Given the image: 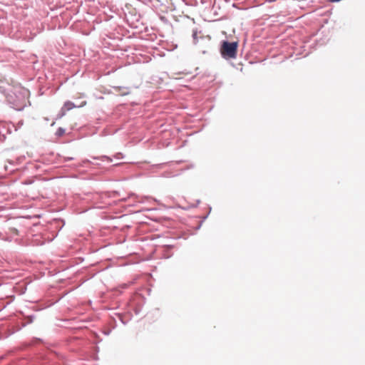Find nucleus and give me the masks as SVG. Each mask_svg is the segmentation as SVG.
<instances>
[{
  "instance_id": "nucleus-1",
  "label": "nucleus",
  "mask_w": 365,
  "mask_h": 365,
  "mask_svg": "<svg viewBox=\"0 0 365 365\" xmlns=\"http://www.w3.org/2000/svg\"><path fill=\"white\" fill-rule=\"evenodd\" d=\"M0 92L6 96V100L14 108L21 110L25 106L29 91L21 87H14L9 92L0 86Z\"/></svg>"
},
{
  "instance_id": "nucleus-2",
  "label": "nucleus",
  "mask_w": 365,
  "mask_h": 365,
  "mask_svg": "<svg viewBox=\"0 0 365 365\" xmlns=\"http://www.w3.org/2000/svg\"><path fill=\"white\" fill-rule=\"evenodd\" d=\"M237 46V42L223 41L220 49L222 56L227 58H236Z\"/></svg>"
},
{
  "instance_id": "nucleus-3",
  "label": "nucleus",
  "mask_w": 365,
  "mask_h": 365,
  "mask_svg": "<svg viewBox=\"0 0 365 365\" xmlns=\"http://www.w3.org/2000/svg\"><path fill=\"white\" fill-rule=\"evenodd\" d=\"M75 107L76 105L73 102L69 101H66L63 104V106L61 108L60 113L58 115V118H61L66 114V111L70 110Z\"/></svg>"
},
{
  "instance_id": "nucleus-4",
  "label": "nucleus",
  "mask_w": 365,
  "mask_h": 365,
  "mask_svg": "<svg viewBox=\"0 0 365 365\" xmlns=\"http://www.w3.org/2000/svg\"><path fill=\"white\" fill-rule=\"evenodd\" d=\"M93 159L101 160H107L108 161L111 162V159L109 157L106 156V155H102L101 157H93Z\"/></svg>"
},
{
  "instance_id": "nucleus-5",
  "label": "nucleus",
  "mask_w": 365,
  "mask_h": 365,
  "mask_svg": "<svg viewBox=\"0 0 365 365\" xmlns=\"http://www.w3.org/2000/svg\"><path fill=\"white\" fill-rule=\"evenodd\" d=\"M65 133V130L62 128H58L56 130V134L58 135V136H61L64 134Z\"/></svg>"
},
{
  "instance_id": "nucleus-6",
  "label": "nucleus",
  "mask_w": 365,
  "mask_h": 365,
  "mask_svg": "<svg viewBox=\"0 0 365 365\" xmlns=\"http://www.w3.org/2000/svg\"><path fill=\"white\" fill-rule=\"evenodd\" d=\"M73 158L72 157H68V158H65L64 160L65 161H68V160H72Z\"/></svg>"
},
{
  "instance_id": "nucleus-7",
  "label": "nucleus",
  "mask_w": 365,
  "mask_h": 365,
  "mask_svg": "<svg viewBox=\"0 0 365 365\" xmlns=\"http://www.w3.org/2000/svg\"><path fill=\"white\" fill-rule=\"evenodd\" d=\"M86 104V101H84V102H83V103L80 106V107L83 106H85Z\"/></svg>"
},
{
  "instance_id": "nucleus-8",
  "label": "nucleus",
  "mask_w": 365,
  "mask_h": 365,
  "mask_svg": "<svg viewBox=\"0 0 365 365\" xmlns=\"http://www.w3.org/2000/svg\"><path fill=\"white\" fill-rule=\"evenodd\" d=\"M83 163H88V162H90V161H89L88 160H83Z\"/></svg>"
}]
</instances>
